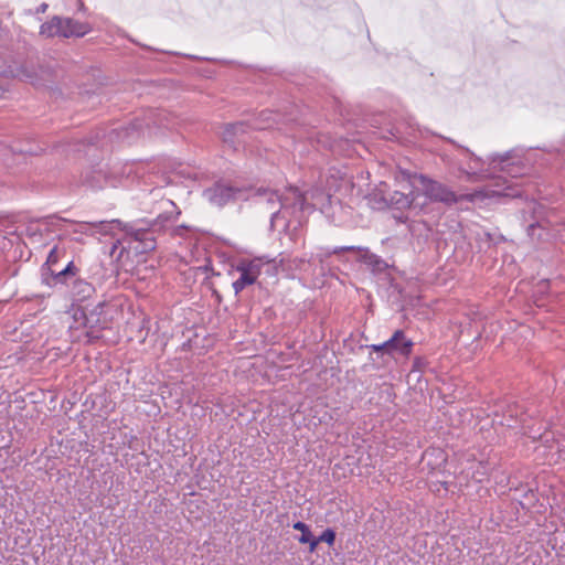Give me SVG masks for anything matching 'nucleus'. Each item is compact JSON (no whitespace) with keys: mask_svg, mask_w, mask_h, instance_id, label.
<instances>
[{"mask_svg":"<svg viewBox=\"0 0 565 565\" xmlns=\"http://www.w3.org/2000/svg\"><path fill=\"white\" fill-rule=\"evenodd\" d=\"M47 9V4L46 3H42L39 6V8L36 9V12L38 13H44Z\"/></svg>","mask_w":565,"mask_h":565,"instance_id":"nucleus-29","label":"nucleus"},{"mask_svg":"<svg viewBox=\"0 0 565 565\" xmlns=\"http://www.w3.org/2000/svg\"><path fill=\"white\" fill-rule=\"evenodd\" d=\"M387 341H393L391 347H387V355L394 356L398 354L404 358L411 355L414 342L406 338L403 330H396Z\"/></svg>","mask_w":565,"mask_h":565,"instance_id":"nucleus-13","label":"nucleus"},{"mask_svg":"<svg viewBox=\"0 0 565 565\" xmlns=\"http://www.w3.org/2000/svg\"><path fill=\"white\" fill-rule=\"evenodd\" d=\"M188 230V226L185 225H180V226H177L173 228L172 231V235L173 236H182L183 235V232Z\"/></svg>","mask_w":565,"mask_h":565,"instance_id":"nucleus-28","label":"nucleus"},{"mask_svg":"<svg viewBox=\"0 0 565 565\" xmlns=\"http://www.w3.org/2000/svg\"><path fill=\"white\" fill-rule=\"evenodd\" d=\"M511 159L510 152H505L503 154H493L490 158V163L493 164L494 168L499 167L503 171H509L508 169V161Z\"/></svg>","mask_w":565,"mask_h":565,"instance_id":"nucleus-24","label":"nucleus"},{"mask_svg":"<svg viewBox=\"0 0 565 565\" xmlns=\"http://www.w3.org/2000/svg\"><path fill=\"white\" fill-rule=\"evenodd\" d=\"M92 31L87 22H79L72 18H62V38H83Z\"/></svg>","mask_w":565,"mask_h":565,"instance_id":"nucleus-15","label":"nucleus"},{"mask_svg":"<svg viewBox=\"0 0 565 565\" xmlns=\"http://www.w3.org/2000/svg\"><path fill=\"white\" fill-rule=\"evenodd\" d=\"M414 364H415V366H419L420 365V358H415Z\"/></svg>","mask_w":565,"mask_h":565,"instance_id":"nucleus-30","label":"nucleus"},{"mask_svg":"<svg viewBox=\"0 0 565 565\" xmlns=\"http://www.w3.org/2000/svg\"><path fill=\"white\" fill-rule=\"evenodd\" d=\"M470 161L471 163H469V170L465 171L469 177L476 174L477 170L481 169L482 167V160L472 153H470Z\"/></svg>","mask_w":565,"mask_h":565,"instance_id":"nucleus-25","label":"nucleus"},{"mask_svg":"<svg viewBox=\"0 0 565 565\" xmlns=\"http://www.w3.org/2000/svg\"><path fill=\"white\" fill-rule=\"evenodd\" d=\"M490 470H491V468H490L489 462L479 461L477 463L476 470L472 473V478L478 482H482L486 479H488V477L490 475Z\"/></svg>","mask_w":565,"mask_h":565,"instance_id":"nucleus-23","label":"nucleus"},{"mask_svg":"<svg viewBox=\"0 0 565 565\" xmlns=\"http://www.w3.org/2000/svg\"><path fill=\"white\" fill-rule=\"evenodd\" d=\"M248 128L249 125L243 121L227 124L222 132L223 141L233 146L245 142L244 135L247 134Z\"/></svg>","mask_w":565,"mask_h":565,"instance_id":"nucleus-14","label":"nucleus"},{"mask_svg":"<svg viewBox=\"0 0 565 565\" xmlns=\"http://www.w3.org/2000/svg\"><path fill=\"white\" fill-rule=\"evenodd\" d=\"M66 254V249L64 247L54 246L46 258L45 265L49 266L51 278L55 285L57 284H66L71 276H75L77 268L75 267L73 262H70L65 268L62 270H54L53 267L58 263L61 258H63Z\"/></svg>","mask_w":565,"mask_h":565,"instance_id":"nucleus-8","label":"nucleus"},{"mask_svg":"<svg viewBox=\"0 0 565 565\" xmlns=\"http://www.w3.org/2000/svg\"><path fill=\"white\" fill-rule=\"evenodd\" d=\"M181 214L180 211H175L174 213L164 212L159 214L150 224L152 228H154L156 233L163 231L167 224L171 221H174Z\"/></svg>","mask_w":565,"mask_h":565,"instance_id":"nucleus-19","label":"nucleus"},{"mask_svg":"<svg viewBox=\"0 0 565 565\" xmlns=\"http://www.w3.org/2000/svg\"><path fill=\"white\" fill-rule=\"evenodd\" d=\"M393 341H385L381 344H372L369 348L375 352H382L383 354H387V347H391Z\"/></svg>","mask_w":565,"mask_h":565,"instance_id":"nucleus-26","label":"nucleus"},{"mask_svg":"<svg viewBox=\"0 0 565 565\" xmlns=\"http://www.w3.org/2000/svg\"><path fill=\"white\" fill-rule=\"evenodd\" d=\"M258 199L270 210H275L270 216L271 226L278 218L285 217V213L289 210L303 211L306 203L305 195L297 188H290L281 195L277 191L264 190L258 193Z\"/></svg>","mask_w":565,"mask_h":565,"instance_id":"nucleus-1","label":"nucleus"},{"mask_svg":"<svg viewBox=\"0 0 565 565\" xmlns=\"http://www.w3.org/2000/svg\"><path fill=\"white\" fill-rule=\"evenodd\" d=\"M343 252H356V260L365 264L366 267L374 274H381L388 267L387 263L383 258L371 253V250L366 247L341 246L335 247L332 250L333 254H340Z\"/></svg>","mask_w":565,"mask_h":565,"instance_id":"nucleus-9","label":"nucleus"},{"mask_svg":"<svg viewBox=\"0 0 565 565\" xmlns=\"http://www.w3.org/2000/svg\"><path fill=\"white\" fill-rule=\"evenodd\" d=\"M65 285H70V296L73 300V308L75 303L89 300L96 292L95 287L81 277L71 276Z\"/></svg>","mask_w":565,"mask_h":565,"instance_id":"nucleus-11","label":"nucleus"},{"mask_svg":"<svg viewBox=\"0 0 565 565\" xmlns=\"http://www.w3.org/2000/svg\"><path fill=\"white\" fill-rule=\"evenodd\" d=\"M418 196V191H411L407 194L399 191H393L388 193V195L375 193L373 195V200L379 204L380 209L392 207L395 210L404 211L407 209H415V201Z\"/></svg>","mask_w":565,"mask_h":565,"instance_id":"nucleus-7","label":"nucleus"},{"mask_svg":"<svg viewBox=\"0 0 565 565\" xmlns=\"http://www.w3.org/2000/svg\"><path fill=\"white\" fill-rule=\"evenodd\" d=\"M537 230H541L540 223L530 224L529 227H527L529 236H531V237H535L536 236L539 239H541L542 238V234L541 233L536 234Z\"/></svg>","mask_w":565,"mask_h":565,"instance_id":"nucleus-27","label":"nucleus"},{"mask_svg":"<svg viewBox=\"0 0 565 565\" xmlns=\"http://www.w3.org/2000/svg\"><path fill=\"white\" fill-rule=\"evenodd\" d=\"M125 239L136 253L151 252L157 246L156 231L151 226L140 227L136 224L124 225Z\"/></svg>","mask_w":565,"mask_h":565,"instance_id":"nucleus-3","label":"nucleus"},{"mask_svg":"<svg viewBox=\"0 0 565 565\" xmlns=\"http://www.w3.org/2000/svg\"><path fill=\"white\" fill-rule=\"evenodd\" d=\"M265 265L262 258H254L252 260L242 259L236 265V271L239 277L232 284L235 295H238L247 286L256 282Z\"/></svg>","mask_w":565,"mask_h":565,"instance_id":"nucleus-6","label":"nucleus"},{"mask_svg":"<svg viewBox=\"0 0 565 565\" xmlns=\"http://www.w3.org/2000/svg\"><path fill=\"white\" fill-rule=\"evenodd\" d=\"M40 34L45 38L62 36V17L54 15L40 26Z\"/></svg>","mask_w":565,"mask_h":565,"instance_id":"nucleus-17","label":"nucleus"},{"mask_svg":"<svg viewBox=\"0 0 565 565\" xmlns=\"http://www.w3.org/2000/svg\"><path fill=\"white\" fill-rule=\"evenodd\" d=\"M420 184L423 185L425 195L435 202H443L446 204L457 203L458 199L447 185L428 179L424 175H419Z\"/></svg>","mask_w":565,"mask_h":565,"instance_id":"nucleus-10","label":"nucleus"},{"mask_svg":"<svg viewBox=\"0 0 565 565\" xmlns=\"http://www.w3.org/2000/svg\"><path fill=\"white\" fill-rule=\"evenodd\" d=\"M61 222H67V220L55 216V215H49V216L42 217L41 220L38 221L39 226L35 227L34 224L31 223L26 227V234L29 236H33L38 232L40 233L42 230L50 231L51 228H57L60 226Z\"/></svg>","mask_w":565,"mask_h":565,"instance_id":"nucleus-16","label":"nucleus"},{"mask_svg":"<svg viewBox=\"0 0 565 565\" xmlns=\"http://www.w3.org/2000/svg\"><path fill=\"white\" fill-rule=\"evenodd\" d=\"M114 223L120 224V221L114 220L111 222L100 221V222H95V223H83V224L78 225V228L74 230V233L89 235V234H92V232L89 231L90 227L96 228L102 233H107V231H108L107 228L109 227L110 224H114Z\"/></svg>","mask_w":565,"mask_h":565,"instance_id":"nucleus-18","label":"nucleus"},{"mask_svg":"<svg viewBox=\"0 0 565 565\" xmlns=\"http://www.w3.org/2000/svg\"><path fill=\"white\" fill-rule=\"evenodd\" d=\"M159 116H160V113L150 110L148 114V117L146 119H143L142 121H140L139 119H136L132 122V125H131L132 129L141 130L143 128V126L149 128L151 125L162 126V122L159 121V119H158Z\"/></svg>","mask_w":565,"mask_h":565,"instance_id":"nucleus-20","label":"nucleus"},{"mask_svg":"<svg viewBox=\"0 0 565 565\" xmlns=\"http://www.w3.org/2000/svg\"><path fill=\"white\" fill-rule=\"evenodd\" d=\"M292 527L301 532L299 542L302 544L309 543L311 546V542L315 541V536L312 535L309 526L306 523L298 521L292 525Z\"/></svg>","mask_w":565,"mask_h":565,"instance_id":"nucleus-22","label":"nucleus"},{"mask_svg":"<svg viewBox=\"0 0 565 565\" xmlns=\"http://www.w3.org/2000/svg\"><path fill=\"white\" fill-rule=\"evenodd\" d=\"M335 541V532L332 529H327L322 532V534L319 537H315V541L311 542V546L309 547V551L312 553L315 552L317 545L319 542H326L328 545H333Z\"/></svg>","mask_w":565,"mask_h":565,"instance_id":"nucleus-21","label":"nucleus"},{"mask_svg":"<svg viewBox=\"0 0 565 565\" xmlns=\"http://www.w3.org/2000/svg\"><path fill=\"white\" fill-rule=\"evenodd\" d=\"M245 190L238 186H233L227 183L216 182L212 186L204 190L203 195L206 200L222 207L228 203L235 202L242 198H244Z\"/></svg>","mask_w":565,"mask_h":565,"instance_id":"nucleus-5","label":"nucleus"},{"mask_svg":"<svg viewBox=\"0 0 565 565\" xmlns=\"http://www.w3.org/2000/svg\"><path fill=\"white\" fill-rule=\"evenodd\" d=\"M0 74L6 77L17 78L23 82L31 83L33 85L38 84V72L33 65H29L26 63H13L8 65L6 68L0 70Z\"/></svg>","mask_w":565,"mask_h":565,"instance_id":"nucleus-12","label":"nucleus"},{"mask_svg":"<svg viewBox=\"0 0 565 565\" xmlns=\"http://www.w3.org/2000/svg\"><path fill=\"white\" fill-rule=\"evenodd\" d=\"M509 419L505 420V423L502 422L503 425H505L509 428H516L518 424H520V428L522 429V433L533 440L540 439L546 447L552 451L554 448L556 449V452L558 454L559 458L565 459V448L564 445L556 440L553 433L544 431V433H537L532 429L530 425L526 424V419L522 417L520 420L513 419V411H509Z\"/></svg>","mask_w":565,"mask_h":565,"instance_id":"nucleus-4","label":"nucleus"},{"mask_svg":"<svg viewBox=\"0 0 565 565\" xmlns=\"http://www.w3.org/2000/svg\"><path fill=\"white\" fill-rule=\"evenodd\" d=\"M105 302H98L89 312L82 306L74 308V320L79 322L84 328L89 329L87 337L98 339L99 331L108 327V319L105 315Z\"/></svg>","mask_w":565,"mask_h":565,"instance_id":"nucleus-2","label":"nucleus"}]
</instances>
